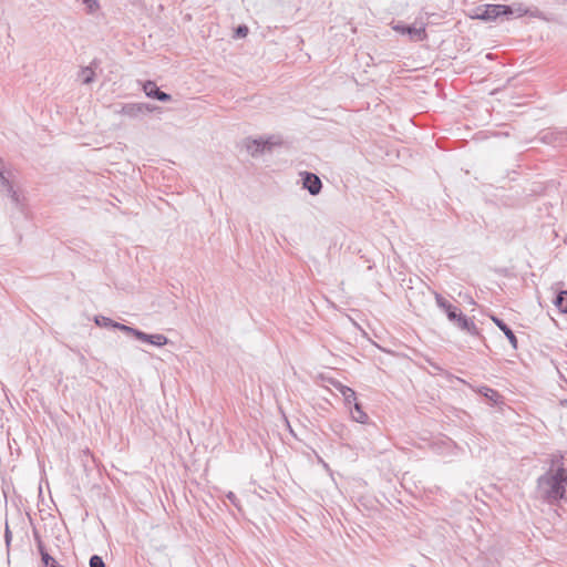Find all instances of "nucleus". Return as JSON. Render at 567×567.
Segmentation results:
<instances>
[{
	"instance_id": "6ab92c4d",
	"label": "nucleus",
	"mask_w": 567,
	"mask_h": 567,
	"mask_svg": "<svg viewBox=\"0 0 567 567\" xmlns=\"http://www.w3.org/2000/svg\"><path fill=\"white\" fill-rule=\"evenodd\" d=\"M85 6V10L89 14H93L100 10V3L97 0H81Z\"/></svg>"
},
{
	"instance_id": "c85d7f7f",
	"label": "nucleus",
	"mask_w": 567,
	"mask_h": 567,
	"mask_svg": "<svg viewBox=\"0 0 567 567\" xmlns=\"http://www.w3.org/2000/svg\"><path fill=\"white\" fill-rule=\"evenodd\" d=\"M54 567H63V566L60 565V566H54Z\"/></svg>"
},
{
	"instance_id": "f257e3e1",
	"label": "nucleus",
	"mask_w": 567,
	"mask_h": 567,
	"mask_svg": "<svg viewBox=\"0 0 567 567\" xmlns=\"http://www.w3.org/2000/svg\"><path fill=\"white\" fill-rule=\"evenodd\" d=\"M567 487V470L559 466L556 471L549 470L537 480L539 496L549 504H555L565 497Z\"/></svg>"
},
{
	"instance_id": "1a4fd4ad",
	"label": "nucleus",
	"mask_w": 567,
	"mask_h": 567,
	"mask_svg": "<svg viewBox=\"0 0 567 567\" xmlns=\"http://www.w3.org/2000/svg\"><path fill=\"white\" fill-rule=\"evenodd\" d=\"M435 301L437 307L445 311L450 321H454L456 316L461 312L456 307L451 305L445 298H443L439 293L435 295Z\"/></svg>"
},
{
	"instance_id": "b1692460",
	"label": "nucleus",
	"mask_w": 567,
	"mask_h": 567,
	"mask_svg": "<svg viewBox=\"0 0 567 567\" xmlns=\"http://www.w3.org/2000/svg\"><path fill=\"white\" fill-rule=\"evenodd\" d=\"M248 34V28L247 25H238L235 30V37L236 38H245Z\"/></svg>"
},
{
	"instance_id": "423d86ee",
	"label": "nucleus",
	"mask_w": 567,
	"mask_h": 567,
	"mask_svg": "<svg viewBox=\"0 0 567 567\" xmlns=\"http://www.w3.org/2000/svg\"><path fill=\"white\" fill-rule=\"evenodd\" d=\"M301 176L303 188H306L310 195L316 196L321 192L322 183L316 174L305 172Z\"/></svg>"
},
{
	"instance_id": "f3484780",
	"label": "nucleus",
	"mask_w": 567,
	"mask_h": 567,
	"mask_svg": "<svg viewBox=\"0 0 567 567\" xmlns=\"http://www.w3.org/2000/svg\"><path fill=\"white\" fill-rule=\"evenodd\" d=\"M508 8H509V12H506L505 18H509L512 16L519 18V17L528 14V12H529L528 9L525 8L520 3L508 6Z\"/></svg>"
},
{
	"instance_id": "5701e85b",
	"label": "nucleus",
	"mask_w": 567,
	"mask_h": 567,
	"mask_svg": "<svg viewBox=\"0 0 567 567\" xmlns=\"http://www.w3.org/2000/svg\"><path fill=\"white\" fill-rule=\"evenodd\" d=\"M90 567H106L103 559L99 555H93L90 558Z\"/></svg>"
},
{
	"instance_id": "aec40b11",
	"label": "nucleus",
	"mask_w": 567,
	"mask_h": 567,
	"mask_svg": "<svg viewBox=\"0 0 567 567\" xmlns=\"http://www.w3.org/2000/svg\"><path fill=\"white\" fill-rule=\"evenodd\" d=\"M267 146V142L262 141H252L250 145H248V150L251 152L252 155L256 153L262 152Z\"/></svg>"
},
{
	"instance_id": "6e6552de",
	"label": "nucleus",
	"mask_w": 567,
	"mask_h": 567,
	"mask_svg": "<svg viewBox=\"0 0 567 567\" xmlns=\"http://www.w3.org/2000/svg\"><path fill=\"white\" fill-rule=\"evenodd\" d=\"M454 324H456L460 329L466 331L467 333L472 336L478 334V329L474 321L468 319L466 316H464L462 312H460L454 321H452Z\"/></svg>"
},
{
	"instance_id": "9b49d317",
	"label": "nucleus",
	"mask_w": 567,
	"mask_h": 567,
	"mask_svg": "<svg viewBox=\"0 0 567 567\" xmlns=\"http://www.w3.org/2000/svg\"><path fill=\"white\" fill-rule=\"evenodd\" d=\"M333 385L341 393V395L344 399V403L348 406H351L352 403L354 401H357V394H355L354 390H352L351 388H349L340 382H336V383H333Z\"/></svg>"
},
{
	"instance_id": "a878e982",
	"label": "nucleus",
	"mask_w": 567,
	"mask_h": 567,
	"mask_svg": "<svg viewBox=\"0 0 567 567\" xmlns=\"http://www.w3.org/2000/svg\"><path fill=\"white\" fill-rule=\"evenodd\" d=\"M11 538H12V535H11V532H10L9 526L7 524L6 525V529H4V540H6L7 546L10 545Z\"/></svg>"
},
{
	"instance_id": "4be33fe9",
	"label": "nucleus",
	"mask_w": 567,
	"mask_h": 567,
	"mask_svg": "<svg viewBox=\"0 0 567 567\" xmlns=\"http://www.w3.org/2000/svg\"><path fill=\"white\" fill-rule=\"evenodd\" d=\"M44 567H54L60 566L53 557H51L48 553H43L41 557Z\"/></svg>"
},
{
	"instance_id": "bb28decb",
	"label": "nucleus",
	"mask_w": 567,
	"mask_h": 567,
	"mask_svg": "<svg viewBox=\"0 0 567 567\" xmlns=\"http://www.w3.org/2000/svg\"><path fill=\"white\" fill-rule=\"evenodd\" d=\"M38 549H39L41 557L43 556V553H48L41 542L38 543Z\"/></svg>"
},
{
	"instance_id": "39448f33",
	"label": "nucleus",
	"mask_w": 567,
	"mask_h": 567,
	"mask_svg": "<svg viewBox=\"0 0 567 567\" xmlns=\"http://www.w3.org/2000/svg\"><path fill=\"white\" fill-rule=\"evenodd\" d=\"M392 29L401 34H406L412 41H422L426 38L424 27L415 28L413 25H405L401 22L393 23Z\"/></svg>"
},
{
	"instance_id": "cd10ccee",
	"label": "nucleus",
	"mask_w": 567,
	"mask_h": 567,
	"mask_svg": "<svg viewBox=\"0 0 567 567\" xmlns=\"http://www.w3.org/2000/svg\"><path fill=\"white\" fill-rule=\"evenodd\" d=\"M6 171H7V169H6V167H4V162H3V159L0 157V173L6 172Z\"/></svg>"
},
{
	"instance_id": "ddd939ff",
	"label": "nucleus",
	"mask_w": 567,
	"mask_h": 567,
	"mask_svg": "<svg viewBox=\"0 0 567 567\" xmlns=\"http://www.w3.org/2000/svg\"><path fill=\"white\" fill-rule=\"evenodd\" d=\"M140 341L151 343L156 347H162L168 343V338L164 334L156 333V334H147L145 333V338H142Z\"/></svg>"
},
{
	"instance_id": "2eb2a0df",
	"label": "nucleus",
	"mask_w": 567,
	"mask_h": 567,
	"mask_svg": "<svg viewBox=\"0 0 567 567\" xmlns=\"http://www.w3.org/2000/svg\"><path fill=\"white\" fill-rule=\"evenodd\" d=\"M353 411H352V417L355 422L358 423H367L368 420H369V416L368 414L363 411L361 404L357 401H354L353 403Z\"/></svg>"
},
{
	"instance_id": "9d476101",
	"label": "nucleus",
	"mask_w": 567,
	"mask_h": 567,
	"mask_svg": "<svg viewBox=\"0 0 567 567\" xmlns=\"http://www.w3.org/2000/svg\"><path fill=\"white\" fill-rule=\"evenodd\" d=\"M493 322L503 331V333L508 339L509 343L514 349L517 348V338L514 334L513 330L501 319L497 317H492Z\"/></svg>"
},
{
	"instance_id": "412c9836",
	"label": "nucleus",
	"mask_w": 567,
	"mask_h": 567,
	"mask_svg": "<svg viewBox=\"0 0 567 567\" xmlns=\"http://www.w3.org/2000/svg\"><path fill=\"white\" fill-rule=\"evenodd\" d=\"M95 323L100 327L113 328V324H115L116 322L107 317L97 316L95 317Z\"/></svg>"
},
{
	"instance_id": "a211bd4d",
	"label": "nucleus",
	"mask_w": 567,
	"mask_h": 567,
	"mask_svg": "<svg viewBox=\"0 0 567 567\" xmlns=\"http://www.w3.org/2000/svg\"><path fill=\"white\" fill-rule=\"evenodd\" d=\"M478 393H481L482 395H484L486 399H488L489 401H492L493 403H497L501 395L499 393L494 390V389H491L488 386H482L478 389Z\"/></svg>"
},
{
	"instance_id": "dca6fc26",
	"label": "nucleus",
	"mask_w": 567,
	"mask_h": 567,
	"mask_svg": "<svg viewBox=\"0 0 567 567\" xmlns=\"http://www.w3.org/2000/svg\"><path fill=\"white\" fill-rule=\"evenodd\" d=\"M554 305L560 312H563V313L567 312V290H560L556 295V297L554 299Z\"/></svg>"
},
{
	"instance_id": "20e7f679",
	"label": "nucleus",
	"mask_w": 567,
	"mask_h": 567,
	"mask_svg": "<svg viewBox=\"0 0 567 567\" xmlns=\"http://www.w3.org/2000/svg\"><path fill=\"white\" fill-rule=\"evenodd\" d=\"M0 193L8 196L13 205L19 206L21 204L20 194L13 187L12 174L9 171L0 173Z\"/></svg>"
},
{
	"instance_id": "393cba45",
	"label": "nucleus",
	"mask_w": 567,
	"mask_h": 567,
	"mask_svg": "<svg viewBox=\"0 0 567 567\" xmlns=\"http://www.w3.org/2000/svg\"><path fill=\"white\" fill-rule=\"evenodd\" d=\"M226 498H227V499H228V501H229L234 506H236L237 508H239L238 498H237V496H236L233 492L227 493Z\"/></svg>"
},
{
	"instance_id": "4468645a",
	"label": "nucleus",
	"mask_w": 567,
	"mask_h": 567,
	"mask_svg": "<svg viewBox=\"0 0 567 567\" xmlns=\"http://www.w3.org/2000/svg\"><path fill=\"white\" fill-rule=\"evenodd\" d=\"M113 328L114 329H118V330L123 331L126 334H131V336L135 337L137 340H141L142 338H145V332H143V331L138 330V329H135L133 327L120 323V322H116L115 324H113Z\"/></svg>"
},
{
	"instance_id": "0eeeda50",
	"label": "nucleus",
	"mask_w": 567,
	"mask_h": 567,
	"mask_svg": "<svg viewBox=\"0 0 567 567\" xmlns=\"http://www.w3.org/2000/svg\"><path fill=\"white\" fill-rule=\"evenodd\" d=\"M143 91L148 97L161 102H169L172 100V96L168 93L161 91L153 81H146L143 85Z\"/></svg>"
},
{
	"instance_id": "f03ea898",
	"label": "nucleus",
	"mask_w": 567,
	"mask_h": 567,
	"mask_svg": "<svg viewBox=\"0 0 567 567\" xmlns=\"http://www.w3.org/2000/svg\"><path fill=\"white\" fill-rule=\"evenodd\" d=\"M509 12L506 4H483L475 8L474 18L484 21H495L498 18L505 17Z\"/></svg>"
},
{
	"instance_id": "7ed1b4c3",
	"label": "nucleus",
	"mask_w": 567,
	"mask_h": 567,
	"mask_svg": "<svg viewBox=\"0 0 567 567\" xmlns=\"http://www.w3.org/2000/svg\"><path fill=\"white\" fill-rule=\"evenodd\" d=\"M156 110V106L146 103H126L115 109L114 113L135 118L144 113H151Z\"/></svg>"
},
{
	"instance_id": "f8f14e48",
	"label": "nucleus",
	"mask_w": 567,
	"mask_h": 567,
	"mask_svg": "<svg viewBox=\"0 0 567 567\" xmlns=\"http://www.w3.org/2000/svg\"><path fill=\"white\" fill-rule=\"evenodd\" d=\"M96 65L95 61H93L89 66H84L79 72V79L83 84H91L94 81L95 72L94 66Z\"/></svg>"
}]
</instances>
